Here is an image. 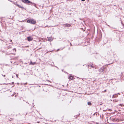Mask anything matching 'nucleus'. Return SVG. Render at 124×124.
<instances>
[{
	"mask_svg": "<svg viewBox=\"0 0 124 124\" xmlns=\"http://www.w3.org/2000/svg\"><path fill=\"white\" fill-rule=\"evenodd\" d=\"M27 22L32 24H35L36 23V21L33 19L29 20L27 21Z\"/></svg>",
	"mask_w": 124,
	"mask_h": 124,
	"instance_id": "1",
	"label": "nucleus"
},
{
	"mask_svg": "<svg viewBox=\"0 0 124 124\" xmlns=\"http://www.w3.org/2000/svg\"><path fill=\"white\" fill-rule=\"evenodd\" d=\"M21 0L23 2L26 4L32 3L31 2L28 0Z\"/></svg>",
	"mask_w": 124,
	"mask_h": 124,
	"instance_id": "2",
	"label": "nucleus"
},
{
	"mask_svg": "<svg viewBox=\"0 0 124 124\" xmlns=\"http://www.w3.org/2000/svg\"><path fill=\"white\" fill-rule=\"evenodd\" d=\"M32 38L31 37L27 38V39L28 41H31L32 39Z\"/></svg>",
	"mask_w": 124,
	"mask_h": 124,
	"instance_id": "3",
	"label": "nucleus"
},
{
	"mask_svg": "<svg viewBox=\"0 0 124 124\" xmlns=\"http://www.w3.org/2000/svg\"><path fill=\"white\" fill-rule=\"evenodd\" d=\"M53 38L51 37H49L48 38V40L49 41H52L53 40Z\"/></svg>",
	"mask_w": 124,
	"mask_h": 124,
	"instance_id": "4",
	"label": "nucleus"
},
{
	"mask_svg": "<svg viewBox=\"0 0 124 124\" xmlns=\"http://www.w3.org/2000/svg\"><path fill=\"white\" fill-rule=\"evenodd\" d=\"M73 77L72 76H70L69 77V79L72 80L73 79Z\"/></svg>",
	"mask_w": 124,
	"mask_h": 124,
	"instance_id": "5",
	"label": "nucleus"
},
{
	"mask_svg": "<svg viewBox=\"0 0 124 124\" xmlns=\"http://www.w3.org/2000/svg\"><path fill=\"white\" fill-rule=\"evenodd\" d=\"M66 26L67 27H69L70 26V25L69 24H66Z\"/></svg>",
	"mask_w": 124,
	"mask_h": 124,
	"instance_id": "6",
	"label": "nucleus"
},
{
	"mask_svg": "<svg viewBox=\"0 0 124 124\" xmlns=\"http://www.w3.org/2000/svg\"><path fill=\"white\" fill-rule=\"evenodd\" d=\"M35 62H33V63L32 62H31V63H30V64H32V65H34L35 64Z\"/></svg>",
	"mask_w": 124,
	"mask_h": 124,
	"instance_id": "7",
	"label": "nucleus"
},
{
	"mask_svg": "<svg viewBox=\"0 0 124 124\" xmlns=\"http://www.w3.org/2000/svg\"><path fill=\"white\" fill-rule=\"evenodd\" d=\"M100 70L101 71H102V72H103L104 71V70H103V69H100Z\"/></svg>",
	"mask_w": 124,
	"mask_h": 124,
	"instance_id": "8",
	"label": "nucleus"
},
{
	"mask_svg": "<svg viewBox=\"0 0 124 124\" xmlns=\"http://www.w3.org/2000/svg\"><path fill=\"white\" fill-rule=\"evenodd\" d=\"M88 104L89 105H91V102H88Z\"/></svg>",
	"mask_w": 124,
	"mask_h": 124,
	"instance_id": "9",
	"label": "nucleus"
},
{
	"mask_svg": "<svg viewBox=\"0 0 124 124\" xmlns=\"http://www.w3.org/2000/svg\"><path fill=\"white\" fill-rule=\"evenodd\" d=\"M119 105H120V106H124V105H123L122 104H119Z\"/></svg>",
	"mask_w": 124,
	"mask_h": 124,
	"instance_id": "10",
	"label": "nucleus"
},
{
	"mask_svg": "<svg viewBox=\"0 0 124 124\" xmlns=\"http://www.w3.org/2000/svg\"><path fill=\"white\" fill-rule=\"evenodd\" d=\"M16 76L18 78V75H16Z\"/></svg>",
	"mask_w": 124,
	"mask_h": 124,
	"instance_id": "11",
	"label": "nucleus"
},
{
	"mask_svg": "<svg viewBox=\"0 0 124 124\" xmlns=\"http://www.w3.org/2000/svg\"><path fill=\"white\" fill-rule=\"evenodd\" d=\"M17 6H18V7H20V6H19V5H17Z\"/></svg>",
	"mask_w": 124,
	"mask_h": 124,
	"instance_id": "12",
	"label": "nucleus"
},
{
	"mask_svg": "<svg viewBox=\"0 0 124 124\" xmlns=\"http://www.w3.org/2000/svg\"><path fill=\"white\" fill-rule=\"evenodd\" d=\"M82 1H85V0H81Z\"/></svg>",
	"mask_w": 124,
	"mask_h": 124,
	"instance_id": "13",
	"label": "nucleus"
},
{
	"mask_svg": "<svg viewBox=\"0 0 124 124\" xmlns=\"http://www.w3.org/2000/svg\"><path fill=\"white\" fill-rule=\"evenodd\" d=\"M5 75H4V77H5Z\"/></svg>",
	"mask_w": 124,
	"mask_h": 124,
	"instance_id": "14",
	"label": "nucleus"
}]
</instances>
